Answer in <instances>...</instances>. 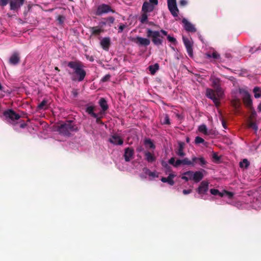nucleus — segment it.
I'll list each match as a JSON object with an SVG mask.
<instances>
[{
	"label": "nucleus",
	"mask_w": 261,
	"mask_h": 261,
	"mask_svg": "<svg viewBox=\"0 0 261 261\" xmlns=\"http://www.w3.org/2000/svg\"><path fill=\"white\" fill-rule=\"evenodd\" d=\"M134 41L139 46H147L150 43V41L149 39L143 38L141 37L137 36L134 39Z\"/></svg>",
	"instance_id": "nucleus-10"
},
{
	"label": "nucleus",
	"mask_w": 261,
	"mask_h": 261,
	"mask_svg": "<svg viewBox=\"0 0 261 261\" xmlns=\"http://www.w3.org/2000/svg\"><path fill=\"white\" fill-rule=\"evenodd\" d=\"M192 160L194 164H199L202 167H204V166L207 164V162L203 157H193Z\"/></svg>",
	"instance_id": "nucleus-21"
},
{
	"label": "nucleus",
	"mask_w": 261,
	"mask_h": 261,
	"mask_svg": "<svg viewBox=\"0 0 261 261\" xmlns=\"http://www.w3.org/2000/svg\"><path fill=\"white\" fill-rule=\"evenodd\" d=\"M111 77L110 74H106L105 76H104L101 80V81L102 82H106L110 80V79Z\"/></svg>",
	"instance_id": "nucleus-47"
},
{
	"label": "nucleus",
	"mask_w": 261,
	"mask_h": 261,
	"mask_svg": "<svg viewBox=\"0 0 261 261\" xmlns=\"http://www.w3.org/2000/svg\"><path fill=\"white\" fill-rule=\"evenodd\" d=\"M181 179L183 180H185L186 181H188L189 180V177L188 176H187L186 175H183L181 177Z\"/></svg>",
	"instance_id": "nucleus-60"
},
{
	"label": "nucleus",
	"mask_w": 261,
	"mask_h": 261,
	"mask_svg": "<svg viewBox=\"0 0 261 261\" xmlns=\"http://www.w3.org/2000/svg\"><path fill=\"white\" fill-rule=\"evenodd\" d=\"M208 184L209 183L206 181H202L197 189V192L199 194L201 195V198H203V195L206 194L208 190Z\"/></svg>",
	"instance_id": "nucleus-8"
},
{
	"label": "nucleus",
	"mask_w": 261,
	"mask_h": 261,
	"mask_svg": "<svg viewBox=\"0 0 261 261\" xmlns=\"http://www.w3.org/2000/svg\"><path fill=\"white\" fill-rule=\"evenodd\" d=\"M65 17L63 15H59L57 18V20L59 21L60 24H62L64 23L65 20Z\"/></svg>",
	"instance_id": "nucleus-45"
},
{
	"label": "nucleus",
	"mask_w": 261,
	"mask_h": 261,
	"mask_svg": "<svg viewBox=\"0 0 261 261\" xmlns=\"http://www.w3.org/2000/svg\"><path fill=\"white\" fill-rule=\"evenodd\" d=\"M163 166L168 170H170L171 168L166 163H164L163 164Z\"/></svg>",
	"instance_id": "nucleus-58"
},
{
	"label": "nucleus",
	"mask_w": 261,
	"mask_h": 261,
	"mask_svg": "<svg viewBox=\"0 0 261 261\" xmlns=\"http://www.w3.org/2000/svg\"><path fill=\"white\" fill-rule=\"evenodd\" d=\"M144 144L146 145H149V148L151 149H154L155 148V145L150 139H145L144 140Z\"/></svg>",
	"instance_id": "nucleus-32"
},
{
	"label": "nucleus",
	"mask_w": 261,
	"mask_h": 261,
	"mask_svg": "<svg viewBox=\"0 0 261 261\" xmlns=\"http://www.w3.org/2000/svg\"><path fill=\"white\" fill-rule=\"evenodd\" d=\"M191 192H192V190L191 189H189V190H184L183 191H182V193H183L184 194L187 195V194L191 193Z\"/></svg>",
	"instance_id": "nucleus-57"
},
{
	"label": "nucleus",
	"mask_w": 261,
	"mask_h": 261,
	"mask_svg": "<svg viewBox=\"0 0 261 261\" xmlns=\"http://www.w3.org/2000/svg\"><path fill=\"white\" fill-rule=\"evenodd\" d=\"M148 68L151 74H154L156 71L159 69V65L158 63H155L153 65H150L148 67Z\"/></svg>",
	"instance_id": "nucleus-28"
},
{
	"label": "nucleus",
	"mask_w": 261,
	"mask_h": 261,
	"mask_svg": "<svg viewBox=\"0 0 261 261\" xmlns=\"http://www.w3.org/2000/svg\"><path fill=\"white\" fill-rule=\"evenodd\" d=\"M103 19L107 21L108 25L109 26H111V24L114 23L115 20V18L113 16H110Z\"/></svg>",
	"instance_id": "nucleus-38"
},
{
	"label": "nucleus",
	"mask_w": 261,
	"mask_h": 261,
	"mask_svg": "<svg viewBox=\"0 0 261 261\" xmlns=\"http://www.w3.org/2000/svg\"><path fill=\"white\" fill-rule=\"evenodd\" d=\"M195 144H198L200 143H204L205 141L203 138H202L200 137L197 136L195 138Z\"/></svg>",
	"instance_id": "nucleus-40"
},
{
	"label": "nucleus",
	"mask_w": 261,
	"mask_h": 261,
	"mask_svg": "<svg viewBox=\"0 0 261 261\" xmlns=\"http://www.w3.org/2000/svg\"><path fill=\"white\" fill-rule=\"evenodd\" d=\"M210 192L212 195H218V194H219V191L217 189H212L210 190Z\"/></svg>",
	"instance_id": "nucleus-49"
},
{
	"label": "nucleus",
	"mask_w": 261,
	"mask_h": 261,
	"mask_svg": "<svg viewBox=\"0 0 261 261\" xmlns=\"http://www.w3.org/2000/svg\"><path fill=\"white\" fill-rule=\"evenodd\" d=\"M79 93V89H73L71 92V96L74 98L77 97Z\"/></svg>",
	"instance_id": "nucleus-39"
},
{
	"label": "nucleus",
	"mask_w": 261,
	"mask_h": 261,
	"mask_svg": "<svg viewBox=\"0 0 261 261\" xmlns=\"http://www.w3.org/2000/svg\"><path fill=\"white\" fill-rule=\"evenodd\" d=\"M206 56L207 58H213L215 59H218L220 58V56L217 52L214 51L213 53H207L206 54Z\"/></svg>",
	"instance_id": "nucleus-34"
},
{
	"label": "nucleus",
	"mask_w": 261,
	"mask_h": 261,
	"mask_svg": "<svg viewBox=\"0 0 261 261\" xmlns=\"http://www.w3.org/2000/svg\"><path fill=\"white\" fill-rule=\"evenodd\" d=\"M244 105L248 108H251L252 106V100L250 94L242 97Z\"/></svg>",
	"instance_id": "nucleus-22"
},
{
	"label": "nucleus",
	"mask_w": 261,
	"mask_h": 261,
	"mask_svg": "<svg viewBox=\"0 0 261 261\" xmlns=\"http://www.w3.org/2000/svg\"><path fill=\"white\" fill-rule=\"evenodd\" d=\"M95 107L94 106H87L86 112L90 115L93 118H97V114L94 112Z\"/></svg>",
	"instance_id": "nucleus-23"
},
{
	"label": "nucleus",
	"mask_w": 261,
	"mask_h": 261,
	"mask_svg": "<svg viewBox=\"0 0 261 261\" xmlns=\"http://www.w3.org/2000/svg\"><path fill=\"white\" fill-rule=\"evenodd\" d=\"M77 130V127L73 124L72 121H67L59 125L57 128L60 134L67 137H69L72 132H76Z\"/></svg>",
	"instance_id": "nucleus-3"
},
{
	"label": "nucleus",
	"mask_w": 261,
	"mask_h": 261,
	"mask_svg": "<svg viewBox=\"0 0 261 261\" xmlns=\"http://www.w3.org/2000/svg\"><path fill=\"white\" fill-rule=\"evenodd\" d=\"M145 160L149 163H152L156 160L155 156L150 152H145Z\"/></svg>",
	"instance_id": "nucleus-24"
},
{
	"label": "nucleus",
	"mask_w": 261,
	"mask_h": 261,
	"mask_svg": "<svg viewBox=\"0 0 261 261\" xmlns=\"http://www.w3.org/2000/svg\"><path fill=\"white\" fill-rule=\"evenodd\" d=\"M109 12L114 13L115 12V11L112 9L110 6L102 4L98 6L96 12V14L98 16H100L102 14L108 13Z\"/></svg>",
	"instance_id": "nucleus-5"
},
{
	"label": "nucleus",
	"mask_w": 261,
	"mask_h": 261,
	"mask_svg": "<svg viewBox=\"0 0 261 261\" xmlns=\"http://www.w3.org/2000/svg\"><path fill=\"white\" fill-rule=\"evenodd\" d=\"M175 176V175L173 174H170L167 177H162L161 181L163 182H167L170 186H173L174 185V181L173 178Z\"/></svg>",
	"instance_id": "nucleus-19"
},
{
	"label": "nucleus",
	"mask_w": 261,
	"mask_h": 261,
	"mask_svg": "<svg viewBox=\"0 0 261 261\" xmlns=\"http://www.w3.org/2000/svg\"><path fill=\"white\" fill-rule=\"evenodd\" d=\"M160 32V33H162L165 36H168L167 35V32L164 30H161Z\"/></svg>",
	"instance_id": "nucleus-62"
},
{
	"label": "nucleus",
	"mask_w": 261,
	"mask_h": 261,
	"mask_svg": "<svg viewBox=\"0 0 261 261\" xmlns=\"http://www.w3.org/2000/svg\"><path fill=\"white\" fill-rule=\"evenodd\" d=\"M10 1L11 0H0V6L4 7L9 3H10Z\"/></svg>",
	"instance_id": "nucleus-46"
},
{
	"label": "nucleus",
	"mask_w": 261,
	"mask_h": 261,
	"mask_svg": "<svg viewBox=\"0 0 261 261\" xmlns=\"http://www.w3.org/2000/svg\"><path fill=\"white\" fill-rule=\"evenodd\" d=\"M109 141L115 145H121L123 144V140L118 135H112L109 139Z\"/></svg>",
	"instance_id": "nucleus-11"
},
{
	"label": "nucleus",
	"mask_w": 261,
	"mask_h": 261,
	"mask_svg": "<svg viewBox=\"0 0 261 261\" xmlns=\"http://www.w3.org/2000/svg\"><path fill=\"white\" fill-rule=\"evenodd\" d=\"M193 174V171H188L183 173L182 175H186L189 178V180H192V176Z\"/></svg>",
	"instance_id": "nucleus-41"
},
{
	"label": "nucleus",
	"mask_w": 261,
	"mask_h": 261,
	"mask_svg": "<svg viewBox=\"0 0 261 261\" xmlns=\"http://www.w3.org/2000/svg\"><path fill=\"white\" fill-rule=\"evenodd\" d=\"M67 66L72 70H68V74L70 76L72 82H81L84 80L86 76L84 63L80 60H75L66 63Z\"/></svg>",
	"instance_id": "nucleus-2"
},
{
	"label": "nucleus",
	"mask_w": 261,
	"mask_h": 261,
	"mask_svg": "<svg viewBox=\"0 0 261 261\" xmlns=\"http://www.w3.org/2000/svg\"><path fill=\"white\" fill-rule=\"evenodd\" d=\"M181 161V164L182 165H191L192 166H194V164L193 162H192V160L190 161L188 158H185L182 160Z\"/></svg>",
	"instance_id": "nucleus-33"
},
{
	"label": "nucleus",
	"mask_w": 261,
	"mask_h": 261,
	"mask_svg": "<svg viewBox=\"0 0 261 261\" xmlns=\"http://www.w3.org/2000/svg\"><path fill=\"white\" fill-rule=\"evenodd\" d=\"M187 4V2L186 0H180L179 5L181 6H185Z\"/></svg>",
	"instance_id": "nucleus-55"
},
{
	"label": "nucleus",
	"mask_w": 261,
	"mask_h": 261,
	"mask_svg": "<svg viewBox=\"0 0 261 261\" xmlns=\"http://www.w3.org/2000/svg\"><path fill=\"white\" fill-rule=\"evenodd\" d=\"M48 103V100L44 99L38 105V108L40 110L47 109V104Z\"/></svg>",
	"instance_id": "nucleus-29"
},
{
	"label": "nucleus",
	"mask_w": 261,
	"mask_h": 261,
	"mask_svg": "<svg viewBox=\"0 0 261 261\" xmlns=\"http://www.w3.org/2000/svg\"><path fill=\"white\" fill-rule=\"evenodd\" d=\"M154 9V7L153 5L150 4L148 2H145L142 7V11L143 12H151L153 11Z\"/></svg>",
	"instance_id": "nucleus-16"
},
{
	"label": "nucleus",
	"mask_w": 261,
	"mask_h": 261,
	"mask_svg": "<svg viewBox=\"0 0 261 261\" xmlns=\"http://www.w3.org/2000/svg\"><path fill=\"white\" fill-rule=\"evenodd\" d=\"M182 40L188 55L190 57L193 56V43L189 39L183 36Z\"/></svg>",
	"instance_id": "nucleus-7"
},
{
	"label": "nucleus",
	"mask_w": 261,
	"mask_h": 261,
	"mask_svg": "<svg viewBox=\"0 0 261 261\" xmlns=\"http://www.w3.org/2000/svg\"><path fill=\"white\" fill-rule=\"evenodd\" d=\"M169 4H176V0H167V5H169Z\"/></svg>",
	"instance_id": "nucleus-59"
},
{
	"label": "nucleus",
	"mask_w": 261,
	"mask_h": 261,
	"mask_svg": "<svg viewBox=\"0 0 261 261\" xmlns=\"http://www.w3.org/2000/svg\"><path fill=\"white\" fill-rule=\"evenodd\" d=\"M249 127L252 128L255 130H257L258 129V127L256 124L255 122H251L249 124Z\"/></svg>",
	"instance_id": "nucleus-44"
},
{
	"label": "nucleus",
	"mask_w": 261,
	"mask_h": 261,
	"mask_svg": "<svg viewBox=\"0 0 261 261\" xmlns=\"http://www.w3.org/2000/svg\"><path fill=\"white\" fill-rule=\"evenodd\" d=\"M182 22L184 24V27L185 29L187 31L192 33H195L196 32V29L194 25L189 22L186 18L182 19Z\"/></svg>",
	"instance_id": "nucleus-13"
},
{
	"label": "nucleus",
	"mask_w": 261,
	"mask_h": 261,
	"mask_svg": "<svg viewBox=\"0 0 261 261\" xmlns=\"http://www.w3.org/2000/svg\"><path fill=\"white\" fill-rule=\"evenodd\" d=\"M210 80L214 89H206L205 95L207 98L213 100L216 107L218 108L220 105V100L224 95V91L221 87V81L220 79L215 76H211Z\"/></svg>",
	"instance_id": "nucleus-1"
},
{
	"label": "nucleus",
	"mask_w": 261,
	"mask_h": 261,
	"mask_svg": "<svg viewBox=\"0 0 261 261\" xmlns=\"http://www.w3.org/2000/svg\"><path fill=\"white\" fill-rule=\"evenodd\" d=\"M150 4L153 5H157L158 4V0H149V2Z\"/></svg>",
	"instance_id": "nucleus-56"
},
{
	"label": "nucleus",
	"mask_w": 261,
	"mask_h": 261,
	"mask_svg": "<svg viewBox=\"0 0 261 261\" xmlns=\"http://www.w3.org/2000/svg\"><path fill=\"white\" fill-rule=\"evenodd\" d=\"M239 91L240 94L243 95V97H245V96L250 94L247 91L243 89H239Z\"/></svg>",
	"instance_id": "nucleus-43"
},
{
	"label": "nucleus",
	"mask_w": 261,
	"mask_h": 261,
	"mask_svg": "<svg viewBox=\"0 0 261 261\" xmlns=\"http://www.w3.org/2000/svg\"><path fill=\"white\" fill-rule=\"evenodd\" d=\"M253 92L254 93V97L258 98L261 97V90L258 87H255L253 89Z\"/></svg>",
	"instance_id": "nucleus-30"
},
{
	"label": "nucleus",
	"mask_w": 261,
	"mask_h": 261,
	"mask_svg": "<svg viewBox=\"0 0 261 261\" xmlns=\"http://www.w3.org/2000/svg\"><path fill=\"white\" fill-rule=\"evenodd\" d=\"M163 123L165 124H170V119H169V117L168 115H166L165 116Z\"/></svg>",
	"instance_id": "nucleus-51"
},
{
	"label": "nucleus",
	"mask_w": 261,
	"mask_h": 261,
	"mask_svg": "<svg viewBox=\"0 0 261 261\" xmlns=\"http://www.w3.org/2000/svg\"><path fill=\"white\" fill-rule=\"evenodd\" d=\"M198 130L200 132L203 133L205 135H207V129L205 125L203 124L199 126Z\"/></svg>",
	"instance_id": "nucleus-36"
},
{
	"label": "nucleus",
	"mask_w": 261,
	"mask_h": 261,
	"mask_svg": "<svg viewBox=\"0 0 261 261\" xmlns=\"http://www.w3.org/2000/svg\"><path fill=\"white\" fill-rule=\"evenodd\" d=\"M146 33L147 37H151L152 42L154 45L159 46L162 44L163 37L161 36L159 31H153L150 29H147Z\"/></svg>",
	"instance_id": "nucleus-4"
},
{
	"label": "nucleus",
	"mask_w": 261,
	"mask_h": 261,
	"mask_svg": "<svg viewBox=\"0 0 261 261\" xmlns=\"http://www.w3.org/2000/svg\"><path fill=\"white\" fill-rule=\"evenodd\" d=\"M26 126H27V124H26V123H22L20 124V128H24Z\"/></svg>",
	"instance_id": "nucleus-64"
},
{
	"label": "nucleus",
	"mask_w": 261,
	"mask_h": 261,
	"mask_svg": "<svg viewBox=\"0 0 261 261\" xmlns=\"http://www.w3.org/2000/svg\"><path fill=\"white\" fill-rule=\"evenodd\" d=\"M3 115L7 119H9L12 121L17 120L20 118L19 114L16 113L12 109H8L5 111Z\"/></svg>",
	"instance_id": "nucleus-6"
},
{
	"label": "nucleus",
	"mask_w": 261,
	"mask_h": 261,
	"mask_svg": "<svg viewBox=\"0 0 261 261\" xmlns=\"http://www.w3.org/2000/svg\"><path fill=\"white\" fill-rule=\"evenodd\" d=\"M178 148L175 149V153L180 157H184L186 153L184 151L185 144L184 142H179Z\"/></svg>",
	"instance_id": "nucleus-15"
},
{
	"label": "nucleus",
	"mask_w": 261,
	"mask_h": 261,
	"mask_svg": "<svg viewBox=\"0 0 261 261\" xmlns=\"http://www.w3.org/2000/svg\"><path fill=\"white\" fill-rule=\"evenodd\" d=\"M225 194V193L224 191V192H219V194H218V195H219L221 197H223Z\"/></svg>",
	"instance_id": "nucleus-63"
},
{
	"label": "nucleus",
	"mask_w": 261,
	"mask_h": 261,
	"mask_svg": "<svg viewBox=\"0 0 261 261\" xmlns=\"http://www.w3.org/2000/svg\"><path fill=\"white\" fill-rule=\"evenodd\" d=\"M20 57L19 54L17 52H14L10 57L9 63L12 65H16L19 63Z\"/></svg>",
	"instance_id": "nucleus-14"
},
{
	"label": "nucleus",
	"mask_w": 261,
	"mask_h": 261,
	"mask_svg": "<svg viewBox=\"0 0 261 261\" xmlns=\"http://www.w3.org/2000/svg\"><path fill=\"white\" fill-rule=\"evenodd\" d=\"M181 165H182L181 164V160L178 159V160H177L175 161V164L174 165V167H178L179 166H180Z\"/></svg>",
	"instance_id": "nucleus-50"
},
{
	"label": "nucleus",
	"mask_w": 261,
	"mask_h": 261,
	"mask_svg": "<svg viewBox=\"0 0 261 261\" xmlns=\"http://www.w3.org/2000/svg\"><path fill=\"white\" fill-rule=\"evenodd\" d=\"M100 45L102 48L108 51L111 45L110 38L109 37H105L100 41Z\"/></svg>",
	"instance_id": "nucleus-17"
},
{
	"label": "nucleus",
	"mask_w": 261,
	"mask_h": 261,
	"mask_svg": "<svg viewBox=\"0 0 261 261\" xmlns=\"http://www.w3.org/2000/svg\"><path fill=\"white\" fill-rule=\"evenodd\" d=\"M143 170L145 171V173L146 174H148L149 176H151V177H158V175H156L155 172H151L149 170V169H148L146 168H144Z\"/></svg>",
	"instance_id": "nucleus-37"
},
{
	"label": "nucleus",
	"mask_w": 261,
	"mask_h": 261,
	"mask_svg": "<svg viewBox=\"0 0 261 261\" xmlns=\"http://www.w3.org/2000/svg\"><path fill=\"white\" fill-rule=\"evenodd\" d=\"M168 5V9L170 11L171 14L174 17L178 16L179 10L177 8L176 4H169V5Z\"/></svg>",
	"instance_id": "nucleus-18"
},
{
	"label": "nucleus",
	"mask_w": 261,
	"mask_h": 261,
	"mask_svg": "<svg viewBox=\"0 0 261 261\" xmlns=\"http://www.w3.org/2000/svg\"><path fill=\"white\" fill-rule=\"evenodd\" d=\"M224 192L225 193V195H226L229 198H231L233 197V193L228 192V191H224Z\"/></svg>",
	"instance_id": "nucleus-52"
},
{
	"label": "nucleus",
	"mask_w": 261,
	"mask_h": 261,
	"mask_svg": "<svg viewBox=\"0 0 261 261\" xmlns=\"http://www.w3.org/2000/svg\"><path fill=\"white\" fill-rule=\"evenodd\" d=\"M134 150L132 148L127 147L124 150L123 156L125 162H129L134 155Z\"/></svg>",
	"instance_id": "nucleus-12"
},
{
	"label": "nucleus",
	"mask_w": 261,
	"mask_h": 261,
	"mask_svg": "<svg viewBox=\"0 0 261 261\" xmlns=\"http://www.w3.org/2000/svg\"><path fill=\"white\" fill-rule=\"evenodd\" d=\"M125 25L124 24H120L119 27L118 33H121L124 30V29L125 28Z\"/></svg>",
	"instance_id": "nucleus-54"
},
{
	"label": "nucleus",
	"mask_w": 261,
	"mask_h": 261,
	"mask_svg": "<svg viewBox=\"0 0 261 261\" xmlns=\"http://www.w3.org/2000/svg\"><path fill=\"white\" fill-rule=\"evenodd\" d=\"M167 39L169 42L174 44H175L177 42L176 39L174 37L171 36L170 35L167 36Z\"/></svg>",
	"instance_id": "nucleus-42"
},
{
	"label": "nucleus",
	"mask_w": 261,
	"mask_h": 261,
	"mask_svg": "<svg viewBox=\"0 0 261 261\" xmlns=\"http://www.w3.org/2000/svg\"><path fill=\"white\" fill-rule=\"evenodd\" d=\"M90 31L92 35H98L103 32V30L98 29L97 27H93L90 28Z\"/></svg>",
	"instance_id": "nucleus-26"
},
{
	"label": "nucleus",
	"mask_w": 261,
	"mask_h": 261,
	"mask_svg": "<svg viewBox=\"0 0 261 261\" xmlns=\"http://www.w3.org/2000/svg\"><path fill=\"white\" fill-rule=\"evenodd\" d=\"M212 157L216 161H219L220 160V157L219 156L216 152H213Z\"/></svg>",
	"instance_id": "nucleus-48"
},
{
	"label": "nucleus",
	"mask_w": 261,
	"mask_h": 261,
	"mask_svg": "<svg viewBox=\"0 0 261 261\" xmlns=\"http://www.w3.org/2000/svg\"><path fill=\"white\" fill-rule=\"evenodd\" d=\"M175 158H174V157L170 158L168 161L169 164L173 166H174V165L175 164Z\"/></svg>",
	"instance_id": "nucleus-53"
},
{
	"label": "nucleus",
	"mask_w": 261,
	"mask_h": 261,
	"mask_svg": "<svg viewBox=\"0 0 261 261\" xmlns=\"http://www.w3.org/2000/svg\"><path fill=\"white\" fill-rule=\"evenodd\" d=\"M25 0H11L10 10L17 11L23 5Z\"/></svg>",
	"instance_id": "nucleus-9"
},
{
	"label": "nucleus",
	"mask_w": 261,
	"mask_h": 261,
	"mask_svg": "<svg viewBox=\"0 0 261 261\" xmlns=\"http://www.w3.org/2000/svg\"><path fill=\"white\" fill-rule=\"evenodd\" d=\"M231 102L233 107L236 109H239L241 105V100L238 98H233L232 99Z\"/></svg>",
	"instance_id": "nucleus-27"
},
{
	"label": "nucleus",
	"mask_w": 261,
	"mask_h": 261,
	"mask_svg": "<svg viewBox=\"0 0 261 261\" xmlns=\"http://www.w3.org/2000/svg\"><path fill=\"white\" fill-rule=\"evenodd\" d=\"M145 23H147L150 25L157 26L153 22L147 21Z\"/></svg>",
	"instance_id": "nucleus-61"
},
{
	"label": "nucleus",
	"mask_w": 261,
	"mask_h": 261,
	"mask_svg": "<svg viewBox=\"0 0 261 261\" xmlns=\"http://www.w3.org/2000/svg\"><path fill=\"white\" fill-rule=\"evenodd\" d=\"M148 15L147 12H143L141 17L139 18V20L142 23H145L148 21Z\"/></svg>",
	"instance_id": "nucleus-31"
},
{
	"label": "nucleus",
	"mask_w": 261,
	"mask_h": 261,
	"mask_svg": "<svg viewBox=\"0 0 261 261\" xmlns=\"http://www.w3.org/2000/svg\"><path fill=\"white\" fill-rule=\"evenodd\" d=\"M99 104L103 111H106L108 109V105L106 100L104 98H101L99 101Z\"/></svg>",
	"instance_id": "nucleus-25"
},
{
	"label": "nucleus",
	"mask_w": 261,
	"mask_h": 261,
	"mask_svg": "<svg viewBox=\"0 0 261 261\" xmlns=\"http://www.w3.org/2000/svg\"><path fill=\"white\" fill-rule=\"evenodd\" d=\"M203 178V174L202 172L198 171L195 172H193L192 176V180L195 182H199Z\"/></svg>",
	"instance_id": "nucleus-20"
},
{
	"label": "nucleus",
	"mask_w": 261,
	"mask_h": 261,
	"mask_svg": "<svg viewBox=\"0 0 261 261\" xmlns=\"http://www.w3.org/2000/svg\"><path fill=\"white\" fill-rule=\"evenodd\" d=\"M249 165L250 163L246 159H243V161L240 163V167L241 168L245 167V168H247Z\"/></svg>",
	"instance_id": "nucleus-35"
}]
</instances>
